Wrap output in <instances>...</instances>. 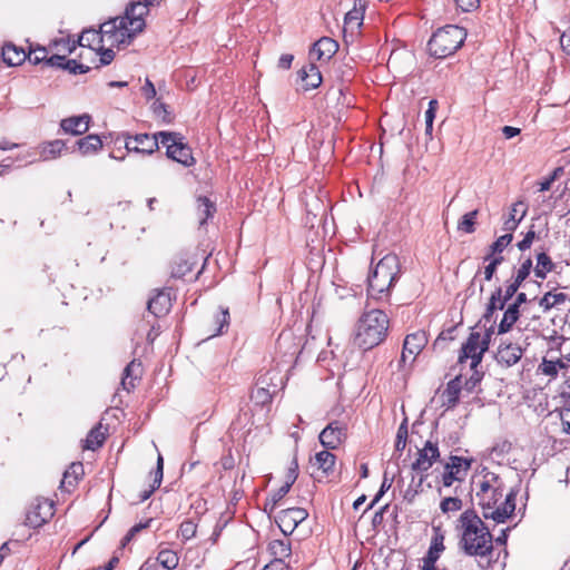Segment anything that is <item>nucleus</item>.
I'll list each match as a JSON object with an SVG mask.
<instances>
[{"label":"nucleus","mask_w":570,"mask_h":570,"mask_svg":"<svg viewBox=\"0 0 570 570\" xmlns=\"http://www.w3.org/2000/svg\"><path fill=\"white\" fill-rule=\"evenodd\" d=\"M517 493V490L511 489L510 492L507 493L504 502L498 505V502L503 497V483L497 474L488 472L480 481L479 489L475 492V499L485 519H492L498 523H503L515 510Z\"/></svg>","instance_id":"nucleus-1"},{"label":"nucleus","mask_w":570,"mask_h":570,"mask_svg":"<svg viewBox=\"0 0 570 570\" xmlns=\"http://www.w3.org/2000/svg\"><path fill=\"white\" fill-rule=\"evenodd\" d=\"M462 535L460 546L468 556L485 557L492 551V535L474 511L466 510L460 517Z\"/></svg>","instance_id":"nucleus-2"},{"label":"nucleus","mask_w":570,"mask_h":570,"mask_svg":"<svg viewBox=\"0 0 570 570\" xmlns=\"http://www.w3.org/2000/svg\"><path fill=\"white\" fill-rule=\"evenodd\" d=\"M401 274V265L395 254H387L379 261L367 277L368 297L383 301L387 299L392 287Z\"/></svg>","instance_id":"nucleus-3"},{"label":"nucleus","mask_w":570,"mask_h":570,"mask_svg":"<svg viewBox=\"0 0 570 570\" xmlns=\"http://www.w3.org/2000/svg\"><path fill=\"white\" fill-rule=\"evenodd\" d=\"M390 320L377 308L365 312L358 320L354 343L363 350H371L381 344L387 334Z\"/></svg>","instance_id":"nucleus-4"},{"label":"nucleus","mask_w":570,"mask_h":570,"mask_svg":"<svg viewBox=\"0 0 570 570\" xmlns=\"http://www.w3.org/2000/svg\"><path fill=\"white\" fill-rule=\"evenodd\" d=\"M466 31L464 28L448 24L438 29L431 37L428 43L429 52L431 56L443 59L452 56L464 43Z\"/></svg>","instance_id":"nucleus-5"},{"label":"nucleus","mask_w":570,"mask_h":570,"mask_svg":"<svg viewBox=\"0 0 570 570\" xmlns=\"http://www.w3.org/2000/svg\"><path fill=\"white\" fill-rule=\"evenodd\" d=\"M160 144L166 147L168 158L181 164L185 167H191L196 160L193 157L190 147L184 142V137L175 131H158Z\"/></svg>","instance_id":"nucleus-6"},{"label":"nucleus","mask_w":570,"mask_h":570,"mask_svg":"<svg viewBox=\"0 0 570 570\" xmlns=\"http://www.w3.org/2000/svg\"><path fill=\"white\" fill-rule=\"evenodd\" d=\"M485 351L487 343L482 342L481 334L479 332H471L466 342L462 345L459 363L463 364L468 360H471L470 368L474 370L481 363Z\"/></svg>","instance_id":"nucleus-7"},{"label":"nucleus","mask_w":570,"mask_h":570,"mask_svg":"<svg viewBox=\"0 0 570 570\" xmlns=\"http://www.w3.org/2000/svg\"><path fill=\"white\" fill-rule=\"evenodd\" d=\"M122 136L125 137V148L129 153L151 155L159 148L160 137H158V132L154 135L137 134L135 136L125 132Z\"/></svg>","instance_id":"nucleus-8"},{"label":"nucleus","mask_w":570,"mask_h":570,"mask_svg":"<svg viewBox=\"0 0 570 570\" xmlns=\"http://www.w3.org/2000/svg\"><path fill=\"white\" fill-rule=\"evenodd\" d=\"M470 468V460L456 455L450 456V461L444 465V472L442 474L443 487L450 488L455 481L461 482Z\"/></svg>","instance_id":"nucleus-9"},{"label":"nucleus","mask_w":570,"mask_h":570,"mask_svg":"<svg viewBox=\"0 0 570 570\" xmlns=\"http://www.w3.org/2000/svg\"><path fill=\"white\" fill-rule=\"evenodd\" d=\"M308 513L303 508H286L278 512L275 518L277 525L281 531L285 534H292L293 531L302 523Z\"/></svg>","instance_id":"nucleus-10"},{"label":"nucleus","mask_w":570,"mask_h":570,"mask_svg":"<svg viewBox=\"0 0 570 570\" xmlns=\"http://www.w3.org/2000/svg\"><path fill=\"white\" fill-rule=\"evenodd\" d=\"M439 458L440 451L438 444L428 440L424 446L417 451V456L411 464V469L414 472L424 473Z\"/></svg>","instance_id":"nucleus-11"},{"label":"nucleus","mask_w":570,"mask_h":570,"mask_svg":"<svg viewBox=\"0 0 570 570\" xmlns=\"http://www.w3.org/2000/svg\"><path fill=\"white\" fill-rule=\"evenodd\" d=\"M346 436V426L338 422H331L320 433V442L326 449H336Z\"/></svg>","instance_id":"nucleus-12"},{"label":"nucleus","mask_w":570,"mask_h":570,"mask_svg":"<svg viewBox=\"0 0 570 570\" xmlns=\"http://www.w3.org/2000/svg\"><path fill=\"white\" fill-rule=\"evenodd\" d=\"M428 342V338L425 336L424 332H416L409 334L403 344V351L401 354V363H406L410 358V362H413L416 357V355L420 354V352L423 350Z\"/></svg>","instance_id":"nucleus-13"},{"label":"nucleus","mask_w":570,"mask_h":570,"mask_svg":"<svg viewBox=\"0 0 570 570\" xmlns=\"http://www.w3.org/2000/svg\"><path fill=\"white\" fill-rule=\"evenodd\" d=\"M148 12V6L145 2H134L127 7L125 16L126 23L131 26L132 30L142 31L145 27L144 16Z\"/></svg>","instance_id":"nucleus-14"},{"label":"nucleus","mask_w":570,"mask_h":570,"mask_svg":"<svg viewBox=\"0 0 570 570\" xmlns=\"http://www.w3.org/2000/svg\"><path fill=\"white\" fill-rule=\"evenodd\" d=\"M337 50L338 43L334 39L323 37L313 45L309 57L317 60H330Z\"/></svg>","instance_id":"nucleus-15"},{"label":"nucleus","mask_w":570,"mask_h":570,"mask_svg":"<svg viewBox=\"0 0 570 570\" xmlns=\"http://www.w3.org/2000/svg\"><path fill=\"white\" fill-rule=\"evenodd\" d=\"M522 354L523 351L518 344L501 343L495 354V358L498 363L510 367L520 361Z\"/></svg>","instance_id":"nucleus-16"},{"label":"nucleus","mask_w":570,"mask_h":570,"mask_svg":"<svg viewBox=\"0 0 570 570\" xmlns=\"http://www.w3.org/2000/svg\"><path fill=\"white\" fill-rule=\"evenodd\" d=\"M53 515V503L45 501L38 504L33 511L28 512L26 524L31 528H39Z\"/></svg>","instance_id":"nucleus-17"},{"label":"nucleus","mask_w":570,"mask_h":570,"mask_svg":"<svg viewBox=\"0 0 570 570\" xmlns=\"http://www.w3.org/2000/svg\"><path fill=\"white\" fill-rule=\"evenodd\" d=\"M90 116L82 115L61 120V128L65 132L79 136L89 129Z\"/></svg>","instance_id":"nucleus-18"},{"label":"nucleus","mask_w":570,"mask_h":570,"mask_svg":"<svg viewBox=\"0 0 570 570\" xmlns=\"http://www.w3.org/2000/svg\"><path fill=\"white\" fill-rule=\"evenodd\" d=\"M171 307V301L168 293L164 291L158 292L155 296H153L147 304V308L149 313L155 315L156 317H160L166 315Z\"/></svg>","instance_id":"nucleus-19"},{"label":"nucleus","mask_w":570,"mask_h":570,"mask_svg":"<svg viewBox=\"0 0 570 570\" xmlns=\"http://www.w3.org/2000/svg\"><path fill=\"white\" fill-rule=\"evenodd\" d=\"M66 148V142L61 139L45 141L38 146L40 160L48 161L61 156L62 150Z\"/></svg>","instance_id":"nucleus-20"},{"label":"nucleus","mask_w":570,"mask_h":570,"mask_svg":"<svg viewBox=\"0 0 570 570\" xmlns=\"http://www.w3.org/2000/svg\"><path fill=\"white\" fill-rule=\"evenodd\" d=\"M2 58L8 66H19L26 58V51L13 43H6L2 48Z\"/></svg>","instance_id":"nucleus-21"},{"label":"nucleus","mask_w":570,"mask_h":570,"mask_svg":"<svg viewBox=\"0 0 570 570\" xmlns=\"http://www.w3.org/2000/svg\"><path fill=\"white\" fill-rule=\"evenodd\" d=\"M521 309L517 305L510 304L504 311L503 317L498 326V334L508 333L520 317Z\"/></svg>","instance_id":"nucleus-22"},{"label":"nucleus","mask_w":570,"mask_h":570,"mask_svg":"<svg viewBox=\"0 0 570 570\" xmlns=\"http://www.w3.org/2000/svg\"><path fill=\"white\" fill-rule=\"evenodd\" d=\"M81 155L96 154L102 148V141L98 135H88L76 142Z\"/></svg>","instance_id":"nucleus-23"},{"label":"nucleus","mask_w":570,"mask_h":570,"mask_svg":"<svg viewBox=\"0 0 570 570\" xmlns=\"http://www.w3.org/2000/svg\"><path fill=\"white\" fill-rule=\"evenodd\" d=\"M301 78L305 82L306 89L317 88L322 82L321 71L313 63L301 70Z\"/></svg>","instance_id":"nucleus-24"},{"label":"nucleus","mask_w":570,"mask_h":570,"mask_svg":"<svg viewBox=\"0 0 570 570\" xmlns=\"http://www.w3.org/2000/svg\"><path fill=\"white\" fill-rule=\"evenodd\" d=\"M216 212V206L209 198L199 196L197 198V215L199 218V225L203 226L206 222L213 217Z\"/></svg>","instance_id":"nucleus-25"},{"label":"nucleus","mask_w":570,"mask_h":570,"mask_svg":"<svg viewBox=\"0 0 570 570\" xmlns=\"http://www.w3.org/2000/svg\"><path fill=\"white\" fill-rule=\"evenodd\" d=\"M121 23H126V19H124L122 17H117L109 21L104 22L100 26V31H99L101 41H104L106 39L107 41L112 43L115 35L117 33V30L119 29Z\"/></svg>","instance_id":"nucleus-26"},{"label":"nucleus","mask_w":570,"mask_h":570,"mask_svg":"<svg viewBox=\"0 0 570 570\" xmlns=\"http://www.w3.org/2000/svg\"><path fill=\"white\" fill-rule=\"evenodd\" d=\"M502 297V287L499 286L491 294L489 303L487 304L485 312L482 316V321L484 322V326L487 324L495 323L493 320L494 312L499 309L500 299Z\"/></svg>","instance_id":"nucleus-27"},{"label":"nucleus","mask_w":570,"mask_h":570,"mask_svg":"<svg viewBox=\"0 0 570 570\" xmlns=\"http://www.w3.org/2000/svg\"><path fill=\"white\" fill-rule=\"evenodd\" d=\"M460 391L461 379L460 376H455L448 383L446 389L443 392V397L448 407H453L459 402Z\"/></svg>","instance_id":"nucleus-28"},{"label":"nucleus","mask_w":570,"mask_h":570,"mask_svg":"<svg viewBox=\"0 0 570 570\" xmlns=\"http://www.w3.org/2000/svg\"><path fill=\"white\" fill-rule=\"evenodd\" d=\"M443 541L444 535L439 530H436L432 538L429 551L424 557V559H429V563H436L439 560L441 552L444 550Z\"/></svg>","instance_id":"nucleus-29"},{"label":"nucleus","mask_w":570,"mask_h":570,"mask_svg":"<svg viewBox=\"0 0 570 570\" xmlns=\"http://www.w3.org/2000/svg\"><path fill=\"white\" fill-rule=\"evenodd\" d=\"M156 562L157 564L164 567L166 570H174L178 566L179 557L174 550L163 549L158 552Z\"/></svg>","instance_id":"nucleus-30"},{"label":"nucleus","mask_w":570,"mask_h":570,"mask_svg":"<svg viewBox=\"0 0 570 570\" xmlns=\"http://www.w3.org/2000/svg\"><path fill=\"white\" fill-rule=\"evenodd\" d=\"M104 441L105 433L101 432V424H98L89 431L85 440L83 449L95 451L102 445Z\"/></svg>","instance_id":"nucleus-31"},{"label":"nucleus","mask_w":570,"mask_h":570,"mask_svg":"<svg viewBox=\"0 0 570 570\" xmlns=\"http://www.w3.org/2000/svg\"><path fill=\"white\" fill-rule=\"evenodd\" d=\"M140 31H136L131 29V26L129 23H121L119 29L117 30V33L115 35L114 41L111 45H129L132 39L136 37L137 33Z\"/></svg>","instance_id":"nucleus-32"},{"label":"nucleus","mask_w":570,"mask_h":570,"mask_svg":"<svg viewBox=\"0 0 570 570\" xmlns=\"http://www.w3.org/2000/svg\"><path fill=\"white\" fill-rule=\"evenodd\" d=\"M269 551L275 557L274 560L284 561L291 554V543L287 540H273L269 543Z\"/></svg>","instance_id":"nucleus-33"},{"label":"nucleus","mask_w":570,"mask_h":570,"mask_svg":"<svg viewBox=\"0 0 570 570\" xmlns=\"http://www.w3.org/2000/svg\"><path fill=\"white\" fill-rule=\"evenodd\" d=\"M567 299V295L564 293L552 294L548 292L539 299V306L543 309V312L550 311L552 307L564 303Z\"/></svg>","instance_id":"nucleus-34"},{"label":"nucleus","mask_w":570,"mask_h":570,"mask_svg":"<svg viewBox=\"0 0 570 570\" xmlns=\"http://www.w3.org/2000/svg\"><path fill=\"white\" fill-rule=\"evenodd\" d=\"M140 366L141 363L134 360L125 367L121 385L122 389L126 390L127 392H130L135 387V380L137 379V376H134V372Z\"/></svg>","instance_id":"nucleus-35"},{"label":"nucleus","mask_w":570,"mask_h":570,"mask_svg":"<svg viewBox=\"0 0 570 570\" xmlns=\"http://www.w3.org/2000/svg\"><path fill=\"white\" fill-rule=\"evenodd\" d=\"M315 464L321 469L325 474H328L333 471L335 464V455L331 452L324 450L315 455Z\"/></svg>","instance_id":"nucleus-36"},{"label":"nucleus","mask_w":570,"mask_h":570,"mask_svg":"<svg viewBox=\"0 0 570 570\" xmlns=\"http://www.w3.org/2000/svg\"><path fill=\"white\" fill-rule=\"evenodd\" d=\"M513 235L511 233H507L500 236L495 242H493L489 248V253L484 256V261L490 259L495 254H501L503 249L512 242Z\"/></svg>","instance_id":"nucleus-37"},{"label":"nucleus","mask_w":570,"mask_h":570,"mask_svg":"<svg viewBox=\"0 0 570 570\" xmlns=\"http://www.w3.org/2000/svg\"><path fill=\"white\" fill-rule=\"evenodd\" d=\"M164 475V459L161 454H158L157 458V466L154 472V482L151 484V489L149 491H145L141 495V500H146L150 497V494L160 487Z\"/></svg>","instance_id":"nucleus-38"},{"label":"nucleus","mask_w":570,"mask_h":570,"mask_svg":"<svg viewBox=\"0 0 570 570\" xmlns=\"http://www.w3.org/2000/svg\"><path fill=\"white\" fill-rule=\"evenodd\" d=\"M363 21V9H357L354 7L352 10H350L344 18V26L345 29L350 28L352 31L354 29H358L362 26Z\"/></svg>","instance_id":"nucleus-39"},{"label":"nucleus","mask_w":570,"mask_h":570,"mask_svg":"<svg viewBox=\"0 0 570 570\" xmlns=\"http://www.w3.org/2000/svg\"><path fill=\"white\" fill-rule=\"evenodd\" d=\"M82 471L83 466L81 463H72L70 469L63 473L60 488H65L66 485L73 487L78 480V475L81 474Z\"/></svg>","instance_id":"nucleus-40"},{"label":"nucleus","mask_w":570,"mask_h":570,"mask_svg":"<svg viewBox=\"0 0 570 570\" xmlns=\"http://www.w3.org/2000/svg\"><path fill=\"white\" fill-rule=\"evenodd\" d=\"M478 210H472L462 216L458 224V229L471 234L474 232L475 219Z\"/></svg>","instance_id":"nucleus-41"},{"label":"nucleus","mask_w":570,"mask_h":570,"mask_svg":"<svg viewBox=\"0 0 570 570\" xmlns=\"http://www.w3.org/2000/svg\"><path fill=\"white\" fill-rule=\"evenodd\" d=\"M409 430H407V420H403L400 424L395 439V451L401 452L406 446Z\"/></svg>","instance_id":"nucleus-42"},{"label":"nucleus","mask_w":570,"mask_h":570,"mask_svg":"<svg viewBox=\"0 0 570 570\" xmlns=\"http://www.w3.org/2000/svg\"><path fill=\"white\" fill-rule=\"evenodd\" d=\"M520 286L521 285L519 283L512 281L507 285L505 289L502 288V297L500 299L499 309L504 308L507 302L510 301L518 293Z\"/></svg>","instance_id":"nucleus-43"},{"label":"nucleus","mask_w":570,"mask_h":570,"mask_svg":"<svg viewBox=\"0 0 570 570\" xmlns=\"http://www.w3.org/2000/svg\"><path fill=\"white\" fill-rule=\"evenodd\" d=\"M440 509L442 512H454L462 509V501L456 497H448L441 501Z\"/></svg>","instance_id":"nucleus-44"},{"label":"nucleus","mask_w":570,"mask_h":570,"mask_svg":"<svg viewBox=\"0 0 570 570\" xmlns=\"http://www.w3.org/2000/svg\"><path fill=\"white\" fill-rule=\"evenodd\" d=\"M217 330L212 336L220 335L229 325V312L227 308H222L216 316Z\"/></svg>","instance_id":"nucleus-45"},{"label":"nucleus","mask_w":570,"mask_h":570,"mask_svg":"<svg viewBox=\"0 0 570 570\" xmlns=\"http://www.w3.org/2000/svg\"><path fill=\"white\" fill-rule=\"evenodd\" d=\"M197 524L193 520L184 521L179 527V535L185 540H190L196 535Z\"/></svg>","instance_id":"nucleus-46"},{"label":"nucleus","mask_w":570,"mask_h":570,"mask_svg":"<svg viewBox=\"0 0 570 570\" xmlns=\"http://www.w3.org/2000/svg\"><path fill=\"white\" fill-rule=\"evenodd\" d=\"M531 269H532V259L527 258L519 267L513 281H515L517 283H519L521 285L527 279V277L530 275Z\"/></svg>","instance_id":"nucleus-47"},{"label":"nucleus","mask_w":570,"mask_h":570,"mask_svg":"<svg viewBox=\"0 0 570 570\" xmlns=\"http://www.w3.org/2000/svg\"><path fill=\"white\" fill-rule=\"evenodd\" d=\"M65 70H68L72 75H78L88 72L90 67L78 63L75 59H69L65 63Z\"/></svg>","instance_id":"nucleus-48"},{"label":"nucleus","mask_w":570,"mask_h":570,"mask_svg":"<svg viewBox=\"0 0 570 570\" xmlns=\"http://www.w3.org/2000/svg\"><path fill=\"white\" fill-rule=\"evenodd\" d=\"M27 58L29 59V61L33 65H39L41 62H46L47 60V50L46 48H37V49H33L31 50L28 55H27Z\"/></svg>","instance_id":"nucleus-49"},{"label":"nucleus","mask_w":570,"mask_h":570,"mask_svg":"<svg viewBox=\"0 0 570 570\" xmlns=\"http://www.w3.org/2000/svg\"><path fill=\"white\" fill-rule=\"evenodd\" d=\"M543 375L556 377L558 375L554 362L543 358L538 368Z\"/></svg>","instance_id":"nucleus-50"},{"label":"nucleus","mask_w":570,"mask_h":570,"mask_svg":"<svg viewBox=\"0 0 570 570\" xmlns=\"http://www.w3.org/2000/svg\"><path fill=\"white\" fill-rule=\"evenodd\" d=\"M150 521L151 520H148L145 523H138V524L134 525L132 528H130V530L127 532V534L122 538L121 546L126 547L135 538V535L138 532H140L142 529H146L149 525Z\"/></svg>","instance_id":"nucleus-51"},{"label":"nucleus","mask_w":570,"mask_h":570,"mask_svg":"<svg viewBox=\"0 0 570 570\" xmlns=\"http://www.w3.org/2000/svg\"><path fill=\"white\" fill-rule=\"evenodd\" d=\"M291 488L292 487L289 484L284 483L277 491H275L271 495V510H273L277 505V503L289 492Z\"/></svg>","instance_id":"nucleus-52"},{"label":"nucleus","mask_w":570,"mask_h":570,"mask_svg":"<svg viewBox=\"0 0 570 570\" xmlns=\"http://www.w3.org/2000/svg\"><path fill=\"white\" fill-rule=\"evenodd\" d=\"M455 4L463 12H471L479 8L480 0H454Z\"/></svg>","instance_id":"nucleus-53"},{"label":"nucleus","mask_w":570,"mask_h":570,"mask_svg":"<svg viewBox=\"0 0 570 570\" xmlns=\"http://www.w3.org/2000/svg\"><path fill=\"white\" fill-rule=\"evenodd\" d=\"M393 480L387 478V474L384 473L383 481L381 484V488L379 492L376 493L375 498L371 502L368 508H372L380 499L381 497L391 488Z\"/></svg>","instance_id":"nucleus-54"},{"label":"nucleus","mask_w":570,"mask_h":570,"mask_svg":"<svg viewBox=\"0 0 570 570\" xmlns=\"http://www.w3.org/2000/svg\"><path fill=\"white\" fill-rule=\"evenodd\" d=\"M253 399L259 403V404H265L267 402L271 401L272 399V395L271 393L264 389V387H257L254 392H253Z\"/></svg>","instance_id":"nucleus-55"},{"label":"nucleus","mask_w":570,"mask_h":570,"mask_svg":"<svg viewBox=\"0 0 570 570\" xmlns=\"http://www.w3.org/2000/svg\"><path fill=\"white\" fill-rule=\"evenodd\" d=\"M297 471H298V463H297V460L294 458L288 468L287 474H286V481H285L286 484H289L291 487L294 484V482L296 481V479L298 476Z\"/></svg>","instance_id":"nucleus-56"},{"label":"nucleus","mask_w":570,"mask_h":570,"mask_svg":"<svg viewBox=\"0 0 570 570\" xmlns=\"http://www.w3.org/2000/svg\"><path fill=\"white\" fill-rule=\"evenodd\" d=\"M537 266L551 272L554 267V264L546 253H540L537 256Z\"/></svg>","instance_id":"nucleus-57"},{"label":"nucleus","mask_w":570,"mask_h":570,"mask_svg":"<svg viewBox=\"0 0 570 570\" xmlns=\"http://www.w3.org/2000/svg\"><path fill=\"white\" fill-rule=\"evenodd\" d=\"M535 238V232L533 229H530L523 237L521 242L518 243V248L523 252L525 249H529Z\"/></svg>","instance_id":"nucleus-58"},{"label":"nucleus","mask_w":570,"mask_h":570,"mask_svg":"<svg viewBox=\"0 0 570 570\" xmlns=\"http://www.w3.org/2000/svg\"><path fill=\"white\" fill-rule=\"evenodd\" d=\"M66 61H67V59H66L65 56L52 55L51 57L47 58L45 63L47 66H49V67H56V68L65 69Z\"/></svg>","instance_id":"nucleus-59"},{"label":"nucleus","mask_w":570,"mask_h":570,"mask_svg":"<svg viewBox=\"0 0 570 570\" xmlns=\"http://www.w3.org/2000/svg\"><path fill=\"white\" fill-rule=\"evenodd\" d=\"M563 431L570 434V404L564 406L560 412Z\"/></svg>","instance_id":"nucleus-60"},{"label":"nucleus","mask_w":570,"mask_h":570,"mask_svg":"<svg viewBox=\"0 0 570 570\" xmlns=\"http://www.w3.org/2000/svg\"><path fill=\"white\" fill-rule=\"evenodd\" d=\"M141 91L147 100H150L156 96L155 86L149 79H146V82L142 86Z\"/></svg>","instance_id":"nucleus-61"},{"label":"nucleus","mask_w":570,"mask_h":570,"mask_svg":"<svg viewBox=\"0 0 570 570\" xmlns=\"http://www.w3.org/2000/svg\"><path fill=\"white\" fill-rule=\"evenodd\" d=\"M473 374L471 375V377L465 382V387L468 391H472L481 381L482 379V374L479 373L478 371H475V368L473 370Z\"/></svg>","instance_id":"nucleus-62"},{"label":"nucleus","mask_w":570,"mask_h":570,"mask_svg":"<svg viewBox=\"0 0 570 570\" xmlns=\"http://www.w3.org/2000/svg\"><path fill=\"white\" fill-rule=\"evenodd\" d=\"M263 570H287V566L282 560H273Z\"/></svg>","instance_id":"nucleus-63"},{"label":"nucleus","mask_w":570,"mask_h":570,"mask_svg":"<svg viewBox=\"0 0 570 570\" xmlns=\"http://www.w3.org/2000/svg\"><path fill=\"white\" fill-rule=\"evenodd\" d=\"M560 43L562 49L570 55V30L567 32H563L560 37Z\"/></svg>","instance_id":"nucleus-64"}]
</instances>
